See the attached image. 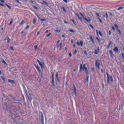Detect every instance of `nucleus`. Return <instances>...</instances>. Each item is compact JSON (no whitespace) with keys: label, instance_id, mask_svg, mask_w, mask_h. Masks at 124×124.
Wrapping results in <instances>:
<instances>
[{"label":"nucleus","instance_id":"1","mask_svg":"<svg viewBox=\"0 0 124 124\" xmlns=\"http://www.w3.org/2000/svg\"><path fill=\"white\" fill-rule=\"evenodd\" d=\"M84 71L85 74H88V68L86 67V64L82 65L80 64L79 65V72H81L82 71Z\"/></svg>","mask_w":124,"mask_h":124},{"label":"nucleus","instance_id":"2","mask_svg":"<svg viewBox=\"0 0 124 124\" xmlns=\"http://www.w3.org/2000/svg\"><path fill=\"white\" fill-rule=\"evenodd\" d=\"M107 74V83H108V85H109L110 84V82L111 83H113V82H114V80H113V77H111V76L109 75V74L108 73H106Z\"/></svg>","mask_w":124,"mask_h":124},{"label":"nucleus","instance_id":"3","mask_svg":"<svg viewBox=\"0 0 124 124\" xmlns=\"http://www.w3.org/2000/svg\"><path fill=\"white\" fill-rule=\"evenodd\" d=\"M95 67L98 68V70H99V69H100V60H96L95 62Z\"/></svg>","mask_w":124,"mask_h":124},{"label":"nucleus","instance_id":"4","mask_svg":"<svg viewBox=\"0 0 124 124\" xmlns=\"http://www.w3.org/2000/svg\"><path fill=\"white\" fill-rule=\"evenodd\" d=\"M77 45H78V46H80L81 47H83V41H80L79 43V42H77Z\"/></svg>","mask_w":124,"mask_h":124},{"label":"nucleus","instance_id":"5","mask_svg":"<svg viewBox=\"0 0 124 124\" xmlns=\"http://www.w3.org/2000/svg\"><path fill=\"white\" fill-rule=\"evenodd\" d=\"M83 19H84V20H85L87 23H90L91 22V18H90V17L88 18H86V17H83Z\"/></svg>","mask_w":124,"mask_h":124},{"label":"nucleus","instance_id":"6","mask_svg":"<svg viewBox=\"0 0 124 124\" xmlns=\"http://www.w3.org/2000/svg\"><path fill=\"white\" fill-rule=\"evenodd\" d=\"M42 114L41 115V122H42V124H43L44 123V117L43 116V114H42Z\"/></svg>","mask_w":124,"mask_h":124},{"label":"nucleus","instance_id":"7","mask_svg":"<svg viewBox=\"0 0 124 124\" xmlns=\"http://www.w3.org/2000/svg\"><path fill=\"white\" fill-rule=\"evenodd\" d=\"M98 53H99V47H98V50H95L94 51V54H95V55H98Z\"/></svg>","mask_w":124,"mask_h":124},{"label":"nucleus","instance_id":"8","mask_svg":"<svg viewBox=\"0 0 124 124\" xmlns=\"http://www.w3.org/2000/svg\"><path fill=\"white\" fill-rule=\"evenodd\" d=\"M113 51L114 52H116V53H118L119 52V48H118V47L117 46H116L114 49H113Z\"/></svg>","mask_w":124,"mask_h":124},{"label":"nucleus","instance_id":"9","mask_svg":"<svg viewBox=\"0 0 124 124\" xmlns=\"http://www.w3.org/2000/svg\"><path fill=\"white\" fill-rule=\"evenodd\" d=\"M8 83H10L11 84H14V83H15L14 82V80L11 79H8Z\"/></svg>","mask_w":124,"mask_h":124},{"label":"nucleus","instance_id":"10","mask_svg":"<svg viewBox=\"0 0 124 124\" xmlns=\"http://www.w3.org/2000/svg\"><path fill=\"white\" fill-rule=\"evenodd\" d=\"M36 68L37 71L39 72V74H41V71H40V69H39V67L36 66Z\"/></svg>","mask_w":124,"mask_h":124},{"label":"nucleus","instance_id":"11","mask_svg":"<svg viewBox=\"0 0 124 124\" xmlns=\"http://www.w3.org/2000/svg\"><path fill=\"white\" fill-rule=\"evenodd\" d=\"M109 55H110L111 57H113V51H112V50H109Z\"/></svg>","mask_w":124,"mask_h":124},{"label":"nucleus","instance_id":"12","mask_svg":"<svg viewBox=\"0 0 124 124\" xmlns=\"http://www.w3.org/2000/svg\"><path fill=\"white\" fill-rule=\"evenodd\" d=\"M40 66H41V68H43L44 67V63H40L39 64Z\"/></svg>","mask_w":124,"mask_h":124},{"label":"nucleus","instance_id":"13","mask_svg":"<svg viewBox=\"0 0 124 124\" xmlns=\"http://www.w3.org/2000/svg\"><path fill=\"white\" fill-rule=\"evenodd\" d=\"M56 77L57 80L59 79V73H58V72L56 73Z\"/></svg>","mask_w":124,"mask_h":124},{"label":"nucleus","instance_id":"14","mask_svg":"<svg viewBox=\"0 0 124 124\" xmlns=\"http://www.w3.org/2000/svg\"><path fill=\"white\" fill-rule=\"evenodd\" d=\"M74 90L75 94H76V87H75V86H74Z\"/></svg>","mask_w":124,"mask_h":124},{"label":"nucleus","instance_id":"15","mask_svg":"<svg viewBox=\"0 0 124 124\" xmlns=\"http://www.w3.org/2000/svg\"><path fill=\"white\" fill-rule=\"evenodd\" d=\"M55 32H58L59 33L61 32V31H60L59 30H55Z\"/></svg>","mask_w":124,"mask_h":124},{"label":"nucleus","instance_id":"16","mask_svg":"<svg viewBox=\"0 0 124 124\" xmlns=\"http://www.w3.org/2000/svg\"><path fill=\"white\" fill-rule=\"evenodd\" d=\"M106 18L107 19H108V18H109V16H108V14H107V13H106Z\"/></svg>","mask_w":124,"mask_h":124},{"label":"nucleus","instance_id":"17","mask_svg":"<svg viewBox=\"0 0 124 124\" xmlns=\"http://www.w3.org/2000/svg\"><path fill=\"white\" fill-rule=\"evenodd\" d=\"M2 63H4V64H6V65H7V63H6V62H5V61L3 60V61H2Z\"/></svg>","mask_w":124,"mask_h":124},{"label":"nucleus","instance_id":"18","mask_svg":"<svg viewBox=\"0 0 124 124\" xmlns=\"http://www.w3.org/2000/svg\"><path fill=\"white\" fill-rule=\"evenodd\" d=\"M1 78L3 82H5V78L3 77H1Z\"/></svg>","mask_w":124,"mask_h":124},{"label":"nucleus","instance_id":"19","mask_svg":"<svg viewBox=\"0 0 124 124\" xmlns=\"http://www.w3.org/2000/svg\"><path fill=\"white\" fill-rule=\"evenodd\" d=\"M15 1H16L17 3H19V4H21V3L19 1V0H15Z\"/></svg>","mask_w":124,"mask_h":124},{"label":"nucleus","instance_id":"20","mask_svg":"<svg viewBox=\"0 0 124 124\" xmlns=\"http://www.w3.org/2000/svg\"><path fill=\"white\" fill-rule=\"evenodd\" d=\"M89 26L91 28V29H92V30H93L94 29V28H93V26L92 24H90Z\"/></svg>","mask_w":124,"mask_h":124},{"label":"nucleus","instance_id":"21","mask_svg":"<svg viewBox=\"0 0 124 124\" xmlns=\"http://www.w3.org/2000/svg\"><path fill=\"white\" fill-rule=\"evenodd\" d=\"M98 20H99V22L101 23V24H102V20L100 19V17H98Z\"/></svg>","mask_w":124,"mask_h":124},{"label":"nucleus","instance_id":"22","mask_svg":"<svg viewBox=\"0 0 124 124\" xmlns=\"http://www.w3.org/2000/svg\"><path fill=\"white\" fill-rule=\"evenodd\" d=\"M114 27H115V28H116V29H117V30H118V29H119V28L118 27V25H117V24H114Z\"/></svg>","mask_w":124,"mask_h":124},{"label":"nucleus","instance_id":"23","mask_svg":"<svg viewBox=\"0 0 124 124\" xmlns=\"http://www.w3.org/2000/svg\"><path fill=\"white\" fill-rule=\"evenodd\" d=\"M69 31H70V32H73V33L75 32V31H73V30H70Z\"/></svg>","mask_w":124,"mask_h":124},{"label":"nucleus","instance_id":"24","mask_svg":"<svg viewBox=\"0 0 124 124\" xmlns=\"http://www.w3.org/2000/svg\"><path fill=\"white\" fill-rule=\"evenodd\" d=\"M33 24H35V23H36V19L34 18L33 19Z\"/></svg>","mask_w":124,"mask_h":124},{"label":"nucleus","instance_id":"25","mask_svg":"<svg viewBox=\"0 0 124 124\" xmlns=\"http://www.w3.org/2000/svg\"><path fill=\"white\" fill-rule=\"evenodd\" d=\"M7 43H9L10 41V39H9V38H7Z\"/></svg>","mask_w":124,"mask_h":124},{"label":"nucleus","instance_id":"26","mask_svg":"<svg viewBox=\"0 0 124 124\" xmlns=\"http://www.w3.org/2000/svg\"><path fill=\"white\" fill-rule=\"evenodd\" d=\"M12 23H13V19H12L10 22L9 24V26H10V25L12 24Z\"/></svg>","mask_w":124,"mask_h":124},{"label":"nucleus","instance_id":"27","mask_svg":"<svg viewBox=\"0 0 124 124\" xmlns=\"http://www.w3.org/2000/svg\"><path fill=\"white\" fill-rule=\"evenodd\" d=\"M62 43H60V50H61V49H62Z\"/></svg>","mask_w":124,"mask_h":124},{"label":"nucleus","instance_id":"28","mask_svg":"<svg viewBox=\"0 0 124 124\" xmlns=\"http://www.w3.org/2000/svg\"><path fill=\"white\" fill-rule=\"evenodd\" d=\"M99 34L100 35V36H101V37H102V33H101V31H99Z\"/></svg>","mask_w":124,"mask_h":124},{"label":"nucleus","instance_id":"29","mask_svg":"<svg viewBox=\"0 0 124 124\" xmlns=\"http://www.w3.org/2000/svg\"><path fill=\"white\" fill-rule=\"evenodd\" d=\"M6 6L9 8V9H11V7L9 5L6 4Z\"/></svg>","mask_w":124,"mask_h":124},{"label":"nucleus","instance_id":"30","mask_svg":"<svg viewBox=\"0 0 124 124\" xmlns=\"http://www.w3.org/2000/svg\"><path fill=\"white\" fill-rule=\"evenodd\" d=\"M34 48L35 50H37V46L36 45L34 46Z\"/></svg>","mask_w":124,"mask_h":124},{"label":"nucleus","instance_id":"31","mask_svg":"<svg viewBox=\"0 0 124 124\" xmlns=\"http://www.w3.org/2000/svg\"><path fill=\"white\" fill-rule=\"evenodd\" d=\"M79 14H80V15L82 16V18H84V17H85V16H84V15L82 14L81 13H79Z\"/></svg>","mask_w":124,"mask_h":124},{"label":"nucleus","instance_id":"32","mask_svg":"<svg viewBox=\"0 0 124 124\" xmlns=\"http://www.w3.org/2000/svg\"><path fill=\"white\" fill-rule=\"evenodd\" d=\"M71 21L73 23V24H74V25H76V23L75 22V21H74V20L72 19Z\"/></svg>","mask_w":124,"mask_h":124},{"label":"nucleus","instance_id":"33","mask_svg":"<svg viewBox=\"0 0 124 124\" xmlns=\"http://www.w3.org/2000/svg\"><path fill=\"white\" fill-rule=\"evenodd\" d=\"M22 24H24V20L21 21V22L20 24V26H22Z\"/></svg>","mask_w":124,"mask_h":124},{"label":"nucleus","instance_id":"34","mask_svg":"<svg viewBox=\"0 0 124 124\" xmlns=\"http://www.w3.org/2000/svg\"><path fill=\"white\" fill-rule=\"evenodd\" d=\"M29 28H30V26H27V27H26V28H25V30H26V31L27 30H28L29 29Z\"/></svg>","mask_w":124,"mask_h":124},{"label":"nucleus","instance_id":"35","mask_svg":"<svg viewBox=\"0 0 124 124\" xmlns=\"http://www.w3.org/2000/svg\"><path fill=\"white\" fill-rule=\"evenodd\" d=\"M41 22H44V21H46V19H41Z\"/></svg>","mask_w":124,"mask_h":124},{"label":"nucleus","instance_id":"36","mask_svg":"<svg viewBox=\"0 0 124 124\" xmlns=\"http://www.w3.org/2000/svg\"><path fill=\"white\" fill-rule=\"evenodd\" d=\"M121 9H124V7H119V8H118V10H121Z\"/></svg>","mask_w":124,"mask_h":124},{"label":"nucleus","instance_id":"37","mask_svg":"<svg viewBox=\"0 0 124 124\" xmlns=\"http://www.w3.org/2000/svg\"><path fill=\"white\" fill-rule=\"evenodd\" d=\"M10 48L11 50H12V51H14V48H13V47L11 46Z\"/></svg>","mask_w":124,"mask_h":124},{"label":"nucleus","instance_id":"38","mask_svg":"<svg viewBox=\"0 0 124 124\" xmlns=\"http://www.w3.org/2000/svg\"><path fill=\"white\" fill-rule=\"evenodd\" d=\"M111 29L113 31H115V27H114V26H111Z\"/></svg>","mask_w":124,"mask_h":124},{"label":"nucleus","instance_id":"39","mask_svg":"<svg viewBox=\"0 0 124 124\" xmlns=\"http://www.w3.org/2000/svg\"><path fill=\"white\" fill-rule=\"evenodd\" d=\"M35 15H36V16H37V17H38V18H39V16H38V15L37 14V13H35Z\"/></svg>","mask_w":124,"mask_h":124},{"label":"nucleus","instance_id":"40","mask_svg":"<svg viewBox=\"0 0 124 124\" xmlns=\"http://www.w3.org/2000/svg\"><path fill=\"white\" fill-rule=\"evenodd\" d=\"M69 56L70 57H72V54H71V53H69Z\"/></svg>","mask_w":124,"mask_h":124},{"label":"nucleus","instance_id":"41","mask_svg":"<svg viewBox=\"0 0 124 124\" xmlns=\"http://www.w3.org/2000/svg\"><path fill=\"white\" fill-rule=\"evenodd\" d=\"M96 15L98 17V18H99V17H100V16H99V14L97 13H96Z\"/></svg>","mask_w":124,"mask_h":124},{"label":"nucleus","instance_id":"42","mask_svg":"<svg viewBox=\"0 0 124 124\" xmlns=\"http://www.w3.org/2000/svg\"><path fill=\"white\" fill-rule=\"evenodd\" d=\"M50 35H51V33H49L48 34H47V35H46V37H49V36H50Z\"/></svg>","mask_w":124,"mask_h":124},{"label":"nucleus","instance_id":"43","mask_svg":"<svg viewBox=\"0 0 124 124\" xmlns=\"http://www.w3.org/2000/svg\"><path fill=\"white\" fill-rule=\"evenodd\" d=\"M96 34H97V36H98V35H99L98 31L97 30H96Z\"/></svg>","mask_w":124,"mask_h":124},{"label":"nucleus","instance_id":"44","mask_svg":"<svg viewBox=\"0 0 124 124\" xmlns=\"http://www.w3.org/2000/svg\"><path fill=\"white\" fill-rule=\"evenodd\" d=\"M37 62L39 63V64L41 63V62H40V61L39 60H37Z\"/></svg>","mask_w":124,"mask_h":124},{"label":"nucleus","instance_id":"45","mask_svg":"<svg viewBox=\"0 0 124 124\" xmlns=\"http://www.w3.org/2000/svg\"><path fill=\"white\" fill-rule=\"evenodd\" d=\"M90 40H91V41H93V37H90Z\"/></svg>","mask_w":124,"mask_h":124},{"label":"nucleus","instance_id":"46","mask_svg":"<svg viewBox=\"0 0 124 124\" xmlns=\"http://www.w3.org/2000/svg\"><path fill=\"white\" fill-rule=\"evenodd\" d=\"M0 1L2 2V3H4V0H0Z\"/></svg>","mask_w":124,"mask_h":124},{"label":"nucleus","instance_id":"47","mask_svg":"<svg viewBox=\"0 0 124 124\" xmlns=\"http://www.w3.org/2000/svg\"><path fill=\"white\" fill-rule=\"evenodd\" d=\"M64 2H65V3H67V0H63Z\"/></svg>","mask_w":124,"mask_h":124},{"label":"nucleus","instance_id":"48","mask_svg":"<svg viewBox=\"0 0 124 124\" xmlns=\"http://www.w3.org/2000/svg\"><path fill=\"white\" fill-rule=\"evenodd\" d=\"M78 18L79 20H80V21H82V18H81L80 16H78Z\"/></svg>","mask_w":124,"mask_h":124},{"label":"nucleus","instance_id":"49","mask_svg":"<svg viewBox=\"0 0 124 124\" xmlns=\"http://www.w3.org/2000/svg\"><path fill=\"white\" fill-rule=\"evenodd\" d=\"M78 18L79 20H80V21H82V18H81L80 16H78Z\"/></svg>","mask_w":124,"mask_h":124},{"label":"nucleus","instance_id":"50","mask_svg":"<svg viewBox=\"0 0 124 124\" xmlns=\"http://www.w3.org/2000/svg\"><path fill=\"white\" fill-rule=\"evenodd\" d=\"M108 34H109V35H111V31H108Z\"/></svg>","mask_w":124,"mask_h":124},{"label":"nucleus","instance_id":"51","mask_svg":"<svg viewBox=\"0 0 124 124\" xmlns=\"http://www.w3.org/2000/svg\"><path fill=\"white\" fill-rule=\"evenodd\" d=\"M118 31H119L120 34H122V32H121V30H118Z\"/></svg>","mask_w":124,"mask_h":124},{"label":"nucleus","instance_id":"52","mask_svg":"<svg viewBox=\"0 0 124 124\" xmlns=\"http://www.w3.org/2000/svg\"><path fill=\"white\" fill-rule=\"evenodd\" d=\"M86 82H89V77L87 78Z\"/></svg>","mask_w":124,"mask_h":124},{"label":"nucleus","instance_id":"53","mask_svg":"<svg viewBox=\"0 0 124 124\" xmlns=\"http://www.w3.org/2000/svg\"><path fill=\"white\" fill-rule=\"evenodd\" d=\"M77 53V50H75V55H76V53Z\"/></svg>","mask_w":124,"mask_h":124},{"label":"nucleus","instance_id":"54","mask_svg":"<svg viewBox=\"0 0 124 124\" xmlns=\"http://www.w3.org/2000/svg\"><path fill=\"white\" fill-rule=\"evenodd\" d=\"M111 44H112V42H110L109 43V45H108V46H111Z\"/></svg>","mask_w":124,"mask_h":124},{"label":"nucleus","instance_id":"55","mask_svg":"<svg viewBox=\"0 0 124 124\" xmlns=\"http://www.w3.org/2000/svg\"><path fill=\"white\" fill-rule=\"evenodd\" d=\"M64 24H68V22L66 21H64Z\"/></svg>","mask_w":124,"mask_h":124},{"label":"nucleus","instance_id":"56","mask_svg":"<svg viewBox=\"0 0 124 124\" xmlns=\"http://www.w3.org/2000/svg\"><path fill=\"white\" fill-rule=\"evenodd\" d=\"M96 39L97 40L98 42H99V39H98V38L96 37Z\"/></svg>","mask_w":124,"mask_h":124},{"label":"nucleus","instance_id":"57","mask_svg":"<svg viewBox=\"0 0 124 124\" xmlns=\"http://www.w3.org/2000/svg\"><path fill=\"white\" fill-rule=\"evenodd\" d=\"M34 8H35V9H38L37 7L35 6H33Z\"/></svg>","mask_w":124,"mask_h":124},{"label":"nucleus","instance_id":"58","mask_svg":"<svg viewBox=\"0 0 124 124\" xmlns=\"http://www.w3.org/2000/svg\"><path fill=\"white\" fill-rule=\"evenodd\" d=\"M52 83H55V80L54 79V78H52Z\"/></svg>","mask_w":124,"mask_h":124},{"label":"nucleus","instance_id":"59","mask_svg":"<svg viewBox=\"0 0 124 124\" xmlns=\"http://www.w3.org/2000/svg\"><path fill=\"white\" fill-rule=\"evenodd\" d=\"M0 6H4V5H3V4L0 3Z\"/></svg>","mask_w":124,"mask_h":124},{"label":"nucleus","instance_id":"60","mask_svg":"<svg viewBox=\"0 0 124 124\" xmlns=\"http://www.w3.org/2000/svg\"><path fill=\"white\" fill-rule=\"evenodd\" d=\"M52 86L55 87V83L52 82Z\"/></svg>","mask_w":124,"mask_h":124},{"label":"nucleus","instance_id":"61","mask_svg":"<svg viewBox=\"0 0 124 124\" xmlns=\"http://www.w3.org/2000/svg\"><path fill=\"white\" fill-rule=\"evenodd\" d=\"M62 10H63V11L65 12V9H64V7H62Z\"/></svg>","mask_w":124,"mask_h":124},{"label":"nucleus","instance_id":"62","mask_svg":"<svg viewBox=\"0 0 124 124\" xmlns=\"http://www.w3.org/2000/svg\"><path fill=\"white\" fill-rule=\"evenodd\" d=\"M52 78H54V72L52 73Z\"/></svg>","mask_w":124,"mask_h":124},{"label":"nucleus","instance_id":"63","mask_svg":"<svg viewBox=\"0 0 124 124\" xmlns=\"http://www.w3.org/2000/svg\"><path fill=\"white\" fill-rule=\"evenodd\" d=\"M122 58H124V53H122Z\"/></svg>","mask_w":124,"mask_h":124},{"label":"nucleus","instance_id":"64","mask_svg":"<svg viewBox=\"0 0 124 124\" xmlns=\"http://www.w3.org/2000/svg\"><path fill=\"white\" fill-rule=\"evenodd\" d=\"M110 48V46H107V48L108 49H109Z\"/></svg>","mask_w":124,"mask_h":124}]
</instances>
